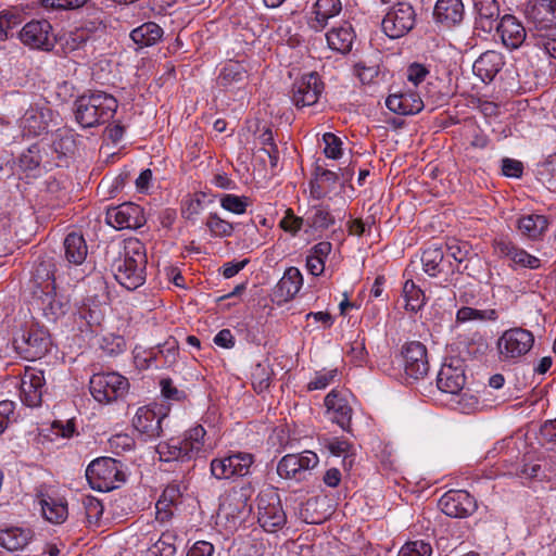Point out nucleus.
I'll use <instances>...</instances> for the list:
<instances>
[{"label":"nucleus","mask_w":556,"mask_h":556,"mask_svg":"<svg viewBox=\"0 0 556 556\" xmlns=\"http://www.w3.org/2000/svg\"><path fill=\"white\" fill-rule=\"evenodd\" d=\"M147 254L144 244L138 239H128L124 249L112 263L116 281L127 290H135L146 281Z\"/></svg>","instance_id":"nucleus-1"},{"label":"nucleus","mask_w":556,"mask_h":556,"mask_svg":"<svg viewBox=\"0 0 556 556\" xmlns=\"http://www.w3.org/2000/svg\"><path fill=\"white\" fill-rule=\"evenodd\" d=\"M118 108L117 100L103 91L84 93L74 103L76 122L84 128H91L109 122Z\"/></svg>","instance_id":"nucleus-2"},{"label":"nucleus","mask_w":556,"mask_h":556,"mask_svg":"<svg viewBox=\"0 0 556 556\" xmlns=\"http://www.w3.org/2000/svg\"><path fill=\"white\" fill-rule=\"evenodd\" d=\"M122 463L112 457L92 460L86 469V478L93 490L109 492L125 481Z\"/></svg>","instance_id":"nucleus-3"},{"label":"nucleus","mask_w":556,"mask_h":556,"mask_svg":"<svg viewBox=\"0 0 556 556\" xmlns=\"http://www.w3.org/2000/svg\"><path fill=\"white\" fill-rule=\"evenodd\" d=\"M534 343V336L523 328L505 330L498 338L496 348L502 362L515 363L528 354Z\"/></svg>","instance_id":"nucleus-4"},{"label":"nucleus","mask_w":556,"mask_h":556,"mask_svg":"<svg viewBox=\"0 0 556 556\" xmlns=\"http://www.w3.org/2000/svg\"><path fill=\"white\" fill-rule=\"evenodd\" d=\"M129 388L127 378L117 372L96 374L90 378L89 390L93 399L103 404L123 397Z\"/></svg>","instance_id":"nucleus-5"},{"label":"nucleus","mask_w":556,"mask_h":556,"mask_svg":"<svg viewBox=\"0 0 556 556\" xmlns=\"http://www.w3.org/2000/svg\"><path fill=\"white\" fill-rule=\"evenodd\" d=\"M254 463V455L247 452H233L223 457L211 460L210 470L218 480H229L237 477H245Z\"/></svg>","instance_id":"nucleus-6"},{"label":"nucleus","mask_w":556,"mask_h":556,"mask_svg":"<svg viewBox=\"0 0 556 556\" xmlns=\"http://www.w3.org/2000/svg\"><path fill=\"white\" fill-rule=\"evenodd\" d=\"M416 24V12L412 4L399 2L384 15L381 27L383 33L392 38H401L408 34Z\"/></svg>","instance_id":"nucleus-7"},{"label":"nucleus","mask_w":556,"mask_h":556,"mask_svg":"<svg viewBox=\"0 0 556 556\" xmlns=\"http://www.w3.org/2000/svg\"><path fill=\"white\" fill-rule=\"evenodd\" d=\"M257 509V521L264 530L275 532L285 526L287 517L276 492L260 494Z\"/></svg>","instance_id":"nucleus-8"},{"label":"nucleus","mask_w":556,"mask_h":556,"mask_svg":"<svg viewBox=\"0 0 556 556\" xmlns=\"http://www.w3.org/2000/svg\"><path fill=\"white\" fill-rule=\"evenodd\" d=\"M20 39L33 49L50 51L55 45V35L47 20H33L26 23L20 31Z\"/></svg>","instance_id":"nucleus-9"},{"label":"nucleus","mask_w":556,"mask_h":556,"mask_svg":"<svg viewBox=\"0 0 556 556\" xmlns=\"http://www.w3.org/2000/svg\"><path fill=\"white\" fill-rule=\"evenodd\" d=\"M442 513L452 518H467L478 508L477 500L465 490H450L439 500Z\"/></svg>","instance_id":"nucleus-10"},{"label":"nucleus","mask_w":556,"mask_h":556,"mask_svg":"<svg viewBox=\"0 0 556 556\" xmlns=\"http://www.w3.org/2000/svg\"><path fill=\"white\" fill-rule=\"evenodd\" d=\"M105 219L116 229H137L147 222L142 207L132 202L108 208Z\"/></svg>","instance_id":"nucleus-11"},{"label":"nucleus","mask_w":556,"mask_h":556,"mask_svg":"<svg viewBox=\"0 0 556 556\" xmlns=\"http://www.w3.org/2000/svg\"><path fill=\"white\" fill-rule=\"evenodd\" d=\"M403 366L407 378L422 379L429 371L426 346L419 341L406 343L402 349Z\"/></svg>","instance_id":"nucleus-12"},{"label":"nucleus","mask_w":556,"mask_h":556,"mask_svg":"<svg viewBox=\"0 0 556 556\" xmlns=\"http://www.w3.org/2000/svg\"><path fill=\"white\" fill-rule=\"evenodd\" d=\"M46 379L43 371L26 367L21 375L20 399L28 407H38L42 402Z\"/></svg>","instance_id":"nucleus-13"},{"label":"nucleus","mask_w":556,"mask_h":556,"mask_svg":"<svg viewBox=\"0 0 556 556\" xmlns=\"http://www.w3.org/2000/svg\"><path fill=\"white\" fill-rule=\"evenodd\" d=\"M17 350L26 355L28 358H40L43 356L50 346L49 333L38 327H30L22 330L21 334L14 339Z\"/></svg>","instance_id":"nucleus-14"},{"label":"nucleus","mask_w":556,"mask_h":556,"mask_svg":"<svg viewBox=\"0 0 556 556\" xmlns=\"http://www.w3.org/2000/svg\"><path fill=\"white\" fill-rule=\"evenodd\" d=\"M324 84L315 72L302 76L292 87V102L296 108L311 106L317 103Z\"/></svg>","instance_id":"nucleus-15"},{"label":"nucleus","mask_w":556,"mask_h":556,"mask_svg":"<svg viewBox=\"0 0 556 556\" xmlns=\"http://www.w3.org/2000/svg\"><path fill=\"white\" fill-rule=\"evenodd\" d=\"M473 29L491 34L502 18L498 0H471Z\"/></svg>","instance_id":"nucleus-16"},{"label":"nucleus","mask_w":556,"mask_h":556,"mask_svg":"<svg viewBox=\"0 0 556 556\" xmlns=\"http://www.w3.org/2000/svg\"><path fill=\"white\" fill-rule=\"evenodd\" d=\"M53 119V111L46 106L30 105L20 118L24 136L36 137L48 131Z\"/></svg>","instance_id":"nucleus-17"},{"label":"nucleus","mask_w":556,"mask_h":556,"mask_svg":"<svg viewBox=\"0 0 556 556\" xmlns=\"http://www.w3.org/2000/svg\"><path fill=\"white\" fill-rule=\"evenodd\" d=\"M318 464L317 455L312 451L285 455L277 466V472L285 479H301V473Z\"/></svg>","instance_id":"nucleus-18"},{"label":"nucleus","mask_w":556,"mask_h":556,"mask_svg":"<svg viewBox=\"0 0 556 556\" xmlns=\"http://www.w3.org/2000/svg\"><path fill=\"white\" fill-rule=\"evenodd\" d=\"M465 383V369L460 359H451L442 365L437 378V386L442 392L458 395Z\"/></svg>","instance_id":"nucleus-19"},{"label":"nucleus","mask_w":556,"mask_h":556,"mask_svg":"<svg viewBox=\"0 0 556 556\" xmlns=\"http://www.w3.org/2000/svg\"><path fill=\"white\" fill-rule=\"evenodd\" d=\"M164 418L165 415L161 412L156 413L149 406H142L137 409L132 426L143 441L156 440L162 434V420Z\"/></svg>","instance_id":"nucleus-20"},{"label":"nucleus","mask_w":556,"mask_h":556,"mask_svg":"<svg viewBox=\"0 0 556 556\" xmlns=\"http://www.w3.org/2000/svg\"><path fill=\"white\" fill-rule=\"evenodd\" d=\"M495 30L502 43L509 50L521 47L527 39V31L522 23L511 14H505L496 24Z\"/></svg>","instance_id":"nucleus-21"},{"label":"nucleus","mask_w":556,"mask_h":556,"mask_svg":"<svg viewBox=\"0 0 556 556\" xmlns=\"http://www.w3.org/2000/svg\"><path fill=\"white\" fill-rule=\"evenodd\" d=\"M433 17L437 23L446 27H455L465 18V5L463 0H437L433 9Z\"/></svg>","instance_id":"nucleus-22"},{"label":"nucleus","mask_w":556,"mask_h":556,"mask_svg":"<svg viewBox=\"0 0 556 556\" xmlns=\"http://www.w3.org/2000/svg\"><path fill=\"white\" fill-rule=\"evenodd\" d=\"M505 64L502 53L495 50L483 52L473 63V73L483 81L490 83Z\"/></svg>","instance_id":"nucleus-23"},{"label":"nucleus","mask_w":556,"mask_h":556,"mask_svg":"<svg viewBox=\"0 0 556 556\" xmlns=\"http://www.w3.org/2000/svg\"><path fill=\"white\" fill-rule=\"evenodd\" d=\"M387 108L400 115H413L424 109L421 98L412 91L390 94L386 100Z\"/></svg>","instance_id":"nucleus-24"},{"label":"nucleus","mask_w":556,"mask_h":556,"mask_svg":"<svg viewBox=\"0 0 556 556\" xmlns=\"http://www.w3.org/2000/svg\"><path fill=\"white\" fill-rule=\"evenodd\" d=\"M303 285V277L296 267H289L275 288V296L279 302L292 300Z\"/></svg>","instance_id":"nucleus-25"},{"label":"nucleus","mask_w":556,"mask_h":556,"mask_svg":"<svg viewBox=\"0 0 556 556\" xmlns=\"http://www.w3.org/2000/svg\"><path fill=\"white\" fill-rule=\"evenodd\" d=\"M342 10L341 0H317L313 8L314 18L309 21V27L315 31L323 30L328 21L337 16Z\"/></svg>","instance_id":"nucleus-26"},{"label":"nucleus","mask_w":556,"mask_h":556,"mask_svg":"<svg viewBox=\"0 0 556 556\" xmlns=\"http://www.w3.org/2000/svg\"><path fill=\"white\" fill-rule=\"evenodd\" d=\"M325 406L328 412L332 413L331 419L343 430H348L351 425L352 408L349 406L346 400L332 390L325 397Z\"/></svg>","instance_id":"nucleus-27"},{"label":"nucleus","mask_w":556,"mask_h":556,"mask_svg":"<svg viewBox=\"0 0 556 556\" xmlns=\"http://www.w3.org/2000/svg\"><path fill=\"white\" fill-rule=\"evenodd\" d=\"M31 278L36 288L47 295V299H50L51 293L55 291L54 264L51 261L38 262L34 267Z\"/></svg>","instance_id":"nucleus-28"},{"label":"nucleus","mask_w":556,"mask_h":556,"mask_svg":"<svg viewBox=\"0 0 556 556\" xmlns=\"http://www.w3.org/2000/svg\"><path fill=\"white\" fill-rule=\"evenodd\" d=\"M65 258L68 263L80 265L87 257L88 247L80 232L72 231L64 239Z\"/></svg>","instance_id":"nucleus-29"},{"label":"nucleus","mask_w":556,"mask_h":556,"mask_svg":"<svg viewBox=\"0 0 556 556\" xmlns=\"http://www.w3.org/2000/svg\"><path fill=\"white\" fill-rule=\"evenodd\" d=\"M31 538L33 532L29 529L10 527L0 530V545L10 552L23 549Z\"/></svg>","instance_id":"nucleus-30"},{"label":"nucleus","mask_w":556,"mask_h":556,"mask_svg":"<svg viewBox=\"0 0 556 556\" xmlns=\"http://www.w3.org/2000/svg\"><path fill=\"white\" fill-rule=\"evenodd\" d=\"M447 254L453 257L458 264L466 262L462 271L466 273L468 276H471L478 280H481V277L476 275L473 269L476 267L482 266V261L477 256L469 257L470 251L468 244H459L457 242H452L447 245ZM460 270V268H458Z\"/></svg>","instance_id":"nucleus-31"},{"label":"nucleus","mask_w":556,"mask_h":556,"mask_svg":"<svg viewBox=\"0 0 556 556\" xmlns=\"http://www.w3.org/2000/svg\"><path fill=\"white\" fill-rule=\"evenodd\" d=\"M39 504L43 517L55 525L64 522L67 518V504L62 498L53 497L50 495H41Z\"/></svg>","instance_id":"nucleus-32"},{"label":"nucleus","mask_w":556,"mask_h":556,"mask_svg":"<svg viewBox=\"0 0 556 556\" xmlns=\"http://www.w3.org/2000/svg\"><path fill=\"white\" fill-rule=\"evenodd\" d=\"M163 35L164 30L159 24L147 22L132 29L130 38L139 47H150L156 45Z\"/></svg>","instance_id":"nucleus-33"},{"label":"nucleus","mask_w":556,"mask_h":556,"mask_svg":"<svg viewBox=\"0 0 556 556\" xmlns=\"http://www.w3.org/2000/svg\"><path fill=\"white\" fill-rule=\"evenodd\" d=\"M247 78V71L242 64L229 62L222 68L217 77V84L224 88H241Z\"/></svg>","instance_id":"nucleus-34"},{"label":"nucleus","mask_w":556,"mask_h":556,"mask_svg":"<svg viewBox=\"0 0 556 556\" xmlns=\"http://www.w3.org/2000/svg\"><path fill=\"white\" fill-rule=\"evenodd\" d=\"M520 232L531 240L539 239L548 227V222L543 215H526L518 219Z\"/></svg>","instance_id":"nucleus-35"},{"label":"nucleus","mask_w":556,"mask_h":556,"mask_svg":"<svg viewBox=\"0 0 556 556\" xmlns=\"http://www.w3.org/2000/svg\"><path fill=\"white\" fill-rule=\"evenodd\" d=\"M326 38L330 49L348 53L352 49L354 33L350 26H341L328 31Z\"/></svg>","instance_id":"nucleus-36"},{"label":"nucleus","mask_w":556,"mask_h":556,"mask_svg":"<svg viewBox=\"0 0 556 556\" xmlns=\"http://www.w3.org/2000/svg\"><path fill=\"white\" fill-rule=\"evenodd\" d=\"M205 433V429L201 425H198L187 431L185 438L179 441L186 460H190L202 450Z\"/></svg>","instance_id":"nucleus-37"},{"label":"nucleus","mask_w":556,"mask_h":556,"mask_svg":"<svg viewBox=\"0 0 556 556\" xmlns=\"http://www.w3.org/2000/svg\"><path fill=\"white\" fill-rule=\"evenodd\" d=\"M529 16L539 23H556V0H535L527 8Z\"/></svg>","instance_id":"nucleus-38"},{"label":"nucleus","mask_w":556,"mask_h":556,"mask_svg":"<svg viewBox=\"0 0 556 556\" xmlns=\"http://www.w3.org/2000/svg\"><path fill=\"white\" fill-rule=\"evenodd\" d=\"M444 253L440 247L431 245L424 250L421 264L426 274L437 277L443 271Z\"/></svg>","instance_id":"nucleus-39"},{"label":"nucleus","mask_w":556,"mask_h":556,"mask_svg":"<svg viewBox=\"0 0 556 556\" xmlns=\"http://www.w3.org/2000/svg\"><path fill=\"white\" fill-rule=\"evenodd\" d=\"M52 136L51 147L55 153L62 156L74 153L76 141L72 129L66 127L59 128Z\"/></svg>","instance_id":"nucleus-40"},{"label":"nucleus","mask_w":556,"mask_h":556,"mask_svg":"<svg viewBox=\"0 0 556 556\" xmlns=\"http://www.w3.org/2000/svg\"><path fill=\"white\" fill-rule=\"evenodd\" d=\"M497 318L498 313L494 308L482 311L469 306H463L456 313V320L458 323H467L471 320L495 321Z\"/></svg>","instance_id":"nucleus-41"},{"label":"nucleus","mask_w":556,"mask_h":556,"mask_svg":"<svg viewBox=\"0 0 556 556\" xmlns=\"http://www.w3.org/2000/svg\"><path fill=\"white\" fill-rule=\"evenodd\" d=\"M405 308L410 312H418L425 305L426 296L424 291L413 280H407L403 287Z\"/></svg>","instance_id":"nucleus-42"},{"label":"nucleus","mask_w":556,"mask_h":556,"mask_svg":"<svg viewBox=\"0 0 556 556\" xmlns=\"http://www.w3.org/2000/svg\"><path fill=\"white\" fill-rule=\"evenodd\" d=\"M106 26L99 20L87 21L84 25L71 34L74 42L73 48H77L90 39L91 34L104 33Z\"/></svg>","instance_id":"nucleus-43"},{"label":"nucleus","mask_w":556,"mask_h":556,"mask_svg":"<svg viewBox=\"0 0 556 556\" xmlns=\"http://www.w3.org/2000/svg\"><path fill=\"white\" fill-rule=\"evenodd\" d=\"M175 536L170 533H163L160 539L148 548L146 556H174L176 546Z\"/></svg>","instance_id":"nucleus-44"},{"label":"nucleus","mask_w":556,"mask_h":556,"mask_svg":"<svg viewBox=\"0 0 556 556\" xmlns=\"http://www.w3.org/2000/svg\"><path fill=\"white\" fill-rule=\"evenodd\" d=\"M328 450L334 456H343L344 467L351 468L354 463L353 446L346 440L332 439L327 444Z\"/></svg>","instance_id":"nucleus-45"},{"label":"nucleus","mask_w":556,"mask_h":556,"mask_svg":"<svg viewBox=\"0 0 556 556\" xmlns=\"http://www.w3.org/2000/svg\"><path fill=\"white\" fill-rule=\"evenodd\" d=\"M460 343L464 345V352L475 358L484 355L489 349L485 338L478 332L465 338Z\"/></svg>","instance_id":"nucleus-46"},{"label":"nucleus","mask_w":556,"mask_h":556,"mask_svg":"<svg viewBox=\"0 0 556 556\" xmlns=\"http://www.w3.org/2000/svg\"><path fill=\"white\" fill-rule=\"evenodd\" d=\"M159 355L165 358V364L170 366L176 363L178 356V345L175 340H167L164 344H159L150 351V359H156Z\"/></svg>","instance_id":"nucleus-47"},{"label":"nucleus","mask_w":556,"mask_h":556,"mask_svg":"<svg viewBox=\"0 0 556 556\" xmlns=\"http://www.w3.org/2000/svg\"><path fill=\"white\" fill-rule=\"evenodd\" d=\"M306 223L309 227L315 229H325L334 223V218L330 212L323 206H314L311 211V215L306 218Z\"/></svg>","instance_id":"nucleus-48"},{"label":"nucleus","mask_w":556,"mask_h":556,"mask_svg":"<svg viewBox=\"0 0 556 556\" xmlns=\"http://www.w3.org/2000/svg\"><path fill=\"white\" fill-rule=\"evenodd\" d=\"M219 202L224 210L233 214H243L250 204V199L248 197L227 193L220 197Z\"/></svg>","instance_id":"nucleus-49"},{"label":"nucleus","mask_w":556,"mask_h":556,"mask_svg":"<svg viewBox=\"0 0 556 556\" xmlns=\"http://www.w3.org/2000/svg\"><path fill=\"white\" fill-rule=\"evenodd\" d=\"M533 45L549 58L556 59V34L546 30L533 35Z\"/></svg>","instance_id":"nucleus-50"},{"label":"nucleus","mask_w":556,"mask_h":556,"mask_svg":"<svg viewBox=\"0 0 556 556\" xmlns=\"http://www.w3.org/2000/svg\"><path fill=\"white\" fill-rule=\"evenodd\" d=\"M211 233L215 237H230L233 232L231 223L222 219L216 213H211L206 220Z\"/></svg>","instance_id":"nucleus-51"},{"label":"nucleus","mask_w":556,"mask_h":556,"mask_svg":"<svg viewBox=\"0 0 556 556\" xmlns=\"http://www.w3.org/2000/svg\"><path fill=\"white\" fill-rule=\"evenodd\" d=\"M41 161L40 146L39 143H34L20 156V166L24 170H33L39 167Z\"/></svg>","instance_id":"nucleus-52"},{"label":"nucleus","mask_w":556,"mask_h":556,"mask_svg":"<svg viewBox=\"0 0 556 556\" xmlns=\"http://www.w3.org/2000/svg\"><path fill=\"white\" fill-rule=\"evenodd\" d=\"M432 547L424 541L408 542L399 552L397 556H431Z\"/></svg>","instance_id":"nucleus-53"},{"label":"nucleus","mask_w":556,"mask_h":556,"mask_svg":"<svg viewBox=\"0 0 556 556\" xmlns=\"http://www.w3.org/2000/svg\"><path fill=\"white\" fill-rule=\"evenodd\" d=\"M86 518L89 523H97L103 514L102 503L92 496H87L83 501Z\"/></svg>","instance_id":"nucleus-54"},{"label":"nucleus","mask_w":556,"mask_h":556,"mask_svg":"<svg viewBox=\"0 0 556 556\" xmlns=\"http://www.w3.org/2000/svg\"><path fill=\"white\" fill-rule=\"evenodd\" d=\"M181 444L179 440H172L169 443L160 445L159 453L161 458L164 457V460L169 462L173 459L185 462L186 458L184 456V452L181 450Z\"/></svg>","instance_id":"nucleus-55"},{"label":"nucleus","mask_w":556,"mask_h":556,"mask_svg":"<svg viewBox=\"0 0 556 556\" xmlns=\"http://www.w3.org/2000/svg\"><path fill=\"white\" fill-rule=\"evenodd\" d=\"M323 141L325 143L324 153L327 157L337 160L341 156L342 141L339 137L332 132H326L323 136Z\"/></svg>","instance_id":"nucleus-56"},{"label":"nucleus","mask_w":556,"mask_h":556,"mask_svg":"<svg viewBox=\"0 0 556 556\" xmlns=\"http://www.w3.org/2000/svg\"><path fill=\"white\" fill-rule=\"evenodd\" d=\"M338 376L337 369H331L328 371H319L316 374L315 378L308 382L307 390H323L326 389Z\"/></svg>","instance_id":"nucleus-57"},{"label":"nucleus","mask_w":556,"mask_h":556,"mask_svg":"<svg viewBox=\"0 0 556 556\" xmlns=\"http://www.w3.org/2000/svg\"><path fill=\"white\" fill-rule=\"evenodd\" d=\"M86 2L87 0H40L42 8L55 11L78 9Z\"/></svg>","instance_id":"nucleus-58"},{"label":"nucleus","mask_w":556,"mask_h":556,"mask_svg":"<svg viewBox=\"0 0 556 556\" xmlns=\"http://www.w3.org/2000/svg\"><path fill=\"white\" fill-rule=\"evenodd\" d=\"M162 395L172 401H182L186 399V393L184 390H179L173 384L170 378H164L160 382Z\"/></svg>","instance_id":"nucleus-59"},{"label":"nucleus","mask_w":556,"mask_h":556,"mask_svg":"<svg viewBox=\"0 0 556 556\" xmlns=\"http://www.w3.org/2000/svg\"><path fill=\"white\" fill-rule=\"evenodd\" d=\"M23 22V16L16 11H3L0 13V23L9 37V31Z\"/></svg>","instance_id":"nucleus-60"},{"label":"nucleus","mask_w":556,"mask_h":556,"mask_svg":"<svg viewBox=\"0 0 556 556\" xmlns=\"http://www.w3.org/2000/svg\"><path fill=\"white\" fill-rule=\"evenodd\" d=\"M513 262L531 269H536L541 265V261L538 257L522 249H517L516 253H514Z\"/></svg>","instance_id":"nucleus-61"},{"label":"nucleus","mask_w":556,"mask_h":556,"mask_svg":"<svg viewBox=\"0 0 556 556\" xmlns=\"http://www.w3.org/2000/svg\"><path fill=\"white\" fill-rule=\"evenodd\" d=\"M252 379V384L256 392H263L269 387V376L260 364L254 368Z\"/></svg>","instance_id":"nucleus-62"},{"label":"nucleus","mask_w":556,"mask_h":556,"mask_svg":"<svg viewBox=\"0 0 556 556\" xmlns=\"http://www.w3.org/2000/svg\"><path fill=\"white\" fill-rule=\"evenodd\" d=\"M502 172L507 177L518 178L522 175L523 166L517 160L505 157L502 160Z\"/></svg>","instance_id":"nucleus-63"},{"label":"nucleus","mask_w":556,"mask_h":556,"mask_svg":"<svg viewBox=\"0 0 556 556\" xmlns=\"http://www.w3.org/2000/svg\"><path fill=\"white\" fill-rule=\"evenodd\" d=\"M428 74L427 67L419 63H413L407 68V79L415 86L420 84Z\"/></svg>","instance_id":"nucleus-64"}]
</instances>
